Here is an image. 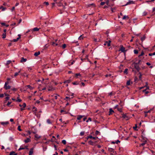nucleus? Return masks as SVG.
Here are the masks:
<instances>
[{
	"label": "nucleus",
	"mask_w": 155,
	"mask_h": 155,
	"mask_svg": "<svg viewBox=\"0 0 155 155\" xmlns=\"http://www.w3.org/2000/svg\"><path fill=\"white\" fill-rule=\"evenodd\" d=\"M59 42V41L58 39H55L52 42L51 45L53 46H55L58 45Z\"/></svg>",
	"instance_id": "1"
},
{
	"label": "nucleus",
	"mask_w": 155,
	"mask_h": 155,
	"mask_svg": "<svg viewBox=\"0 0 155 155\" xmlns=\"http://www.w3.org/2000/svg\"><path fill=\"white\" fill-rule=\"evenodd\" d=\"M8 81H7L6 82H5L4 86V88L5 90L9 89L11 88V86L10 85H8Z\"/></svg>",
	"instance_id": "2"
},
{
	"label": "nucleus",
	"mask_w": 155,
	"mask_h": 155,
	"mask_svg": "<svg viewBox=\"0 0 155 155\" xmlns=\"http://www.w3.org/2000/svg\"><path fill=\"white\" fill-rule=\"evenodd\" d=\"M142 142H143V143L140 144V147L141 146H143L144 145H145V144H146V143H147V140H146V139L143 138V140H142Z\"/></svg>",
	"instance_id": "3"
},
{
	"label": "nucleus",
	"mask_w": 155,
	"mask_h": 155,
	"mask_svg": "<svg viewBox=\"0 0 155 155\" xmlns=\"http://www.w3.org/2000/svg\"><path fill=\"white\" fill-rule=\"evenodd\" d=\"M146 89L143 90V92H144L145 94H147L149 93V92L147 91V90L149 89V86H146Z\"/></svg>",
	"instance_id": "4"
},
{
	"label": "nucleus",
	"mask_w": 155,
	"mask_h": 155,
	"mask_svg": "<svg viewBox=\"0 0 155 155\" xmlns=\"http://www.w3.org/2000/svg\"><path fill=\"white\" fill-rule=\"evenodd\" d=\"M111 41L109 40L108 41H106L105 42L104 45L105 46L107 45V46H110V45Z\"/></svg>",
	"instance_id": "5"
},
{
	"label": "nucleus",
	"mask_w": 155,
	"mask_h": 155,
	"mask_svg": "<svg viewBox=\"0 0 155 155\" xmlns=\"http://www.w3.org/2000/svg\"><path fill=\"white\" fill-rule=\"evenodd\" d=\"M134 2L133 1H131L130 0H129V1L128 2H127L126 4L124 5L125 6H126L128 5L131 4H134Z\"/></svg>",
	"instance_id": "6"
},
{
	"label": "nucleus",
	"mask_w": 155,
	"mask_h": 155,
	"mask_svg": "<svg viewBox=\"0 0 155 155\" xmlns=\"http://www.w3.org/2000/svg\"><path fill=\"white\" fill-rule=\"evenodd\" d=\"M0 123L2 125L5 126L8 124L9 122L8 121H6L5 122H1Z\"/></svg>",
	"instance_id": "7"
},
{
	"label": "nucleus",
	"mask_w": 155,
	"mask_h": 155,
	"mask_svg": "<svg viewBox=\"0 0 155 155\" xmlns=\"http://www.w3.org/2000/svg\"><path fill=\"white\" fill-rule=\"evenodd\" d=\"M19 106L21 108H25L26 106V104L25 103H24L23 104L21 105V104H19Z\"/></svg>",
	"instance_id": "8"
},
{
	"label": "nucleus",
	"mask_w": 155,
	"mask_h": 155,
	"mask_svg": "<svg viewBox=\"0 0 155 155\" xmlns=\"http://www.w3.org/2000/svg\"><path fill=\"white\" fill-rule=\"evenodd\" d=\"M18 37L16 39H14L12 40V41L14 42L17 41L21 38V35H18Z\"/></svg>",
	"instance_id": "9"
},
{
	"label": "nucleus",
	"mask_w": 155,
	"mask_h": 155,
	"mask_svg": "<svg viewBox=\"0 0 155 155\" xmlns=\"http://www.w3.org/2000/svg\"><path fill=\"white\" fill-rule=\"evenodd\" d=\"M18 37L16 39H14L12 40V41L14 42L17 41L21 38V35H18Z\"/></svg>",
	"instance_id": "10"
},
{
	"label": "nucleus",
	"mask_w": 155,
	"mask_h": 155,
	"mask_svg": "<svg viewBox=\"0 0 155 155\" xmlns=\"http://www.w3.org/2000/svg\"><path fill=\"white\" fill-rule=\"evenodd\" d=\"M51 96L54 97L55 99L57 100L58 98V96H59V95L57 94H55L51 95Z\"/></svg>",
	"instance_id": "11"
},
{
	"label": "nucleus",
	"mask_w": 155,
	"mask_h": 155,
	"mask_svg": "<svg viewBox=\"0 0 155 155\" xmlns=\"http://www.w3.org/2000/svg\"><path fill=\"white\" fill-rule=\"evenodd\" d=\"M73 95L74 94H72L71 96V97H70V96H69V97H66L65 98V100H67V99H71V98H72L73 97Z\"/></svg>",
	"instance_id": "12"
},
{
	"label": "nucleus",
	"mask_w": 155,
	"mask_h": 155,
	"mask_svg": "<svg viewBox=\"0 0 155 155\" xmlns=\"http://www.w3.org/2000/svg\"><path fill=\"white\" fill-rule=\"evenodd\" d=\"M114 112V111L111 108H110L109 109V115H110V114H112Z\"/></svg>",
	"instance_id": "13"
},
{
	"label": "nucleus",
	"mask_w": 155,
	"mask_h": 155,
	"mask_svg": "<svg viewBox=\"0 0 155 155\" xmlns=\"http://www.w3.org/2000/svg\"><path fill=\"white\" fill-rule=\"evenodd\" d=\"M27 61V59H26V58H24L22 57L21 58V60L20 61V62H25L26 61Z\"/></svg>",
	"instance_id": "14"
},
{
	"label": "nucleus",
	"mask_w": 155,
	"mask_h": 155,
	"mask_svg": "<svg viewBox=\"0 0 155 155\" xmlns=\"http://www.w3.org/2000/svg\"><path fill=\"white\" fill-rule=\"evenodd\" d=\"M37 110V108L35 107H34L32 108V111L35 113H36V111Z\"/></svg>",
	"instance_id": "15"
},
{
	"label": "nucleus",
	"mask_w": 155,
	"mask_h": 155,
	"mask_svg": "<svg viewBox=\"0 0 155 155\" xmlns=\"http://www.w3.org/2000/svg\"><path fill=\"white\" fill-rule=\"evenodd\" d=\"M120 50L122 52H125V48L123 46H122L121 47Z\"/></svg>",
	"instance_id": "16"
},
{
	"label": "nucleus",
	"mask_w": 155,
	"mask_h": 155,
	"mask_svg": "<svg viewBox=\"0 0 155 155\" xmlns=\"http://www.w3.org/2000/svg\"><path fill=\"white\" fill-rule=\"evenodd\" d=\"M31 141V140L30 138H27L26 140H25L24 141L25 143H28L30 142Z\"/></svg>",
	"instance_id": "17"
},
{
	"label": "nucleus",
	"mask_w": 155,
	"mask_h": 155,
	"mask_svg": "<svg viewBox=\"0 0 155 155\" xmlns=\"http://www.w3.org/2000/svg\"><path fill=\"white\" fill-rule=\"evenodd\" d=\"M84 116L82 115H79L78 116L77 119L78 120H80Z\"/></svg>",
	"instance_id": "18"
},
{
	"label": "nucleus",
	"mask_w": 155,
	"mask_h": 155,
	"mask_svg": "<svg viewBox=\"0 0 155 155\" xmlns=\"http://www.w3.org/2000/svg\"><path fill=\"white\" fill-rule=\"evenodd\" d=\"M33 149H31L29 151V155H32L33 153Z\"/></svg>",
	"instance_id": "19"
},
{
	"label": "nucleus",
	"mask_w": 155,
	"mask_h": 155,
	"mask_svg": "<svg viewBox=\"0 0 155 155\" xmlns=\"http://www.w3.org/2000/svg\"><path fill=\"white\" fill-rule=\"evenodd\" d=\"M0 9H1L2 11H3L6 9V8L2 6L0 7Z\"/></svg>",
	"instance_id": "20"
},
{
	"label": "nucleus",
	"mask_w": 155,
	"mask_h": 155,
	"mask_svg": "<svg viewBox=\"0 0 155 155\" xmlns=\"http://www.w3.org/2000/svg\"><path fill=\"white\" fill-rule=\"evenodd\" d=\"M40 54V52L39 51H38V52H36L34 54V55L36 57L38 56Z\"/></svg>",
	"instance_id": "21"
},
{
	"label": "nucleus",
	"mask_w": 155,
	"mask_h": 155,
	"mask_svg": "<svg viewBox=\"0 0 155 155\" xmlns=\"http://www.w3.org/2000/svg\"><path fill=\"white\" fill-rule=\"evenodd\" d=\"M9 155H17V154L15 152L12 151L10 153Z\"/></svg>",
	"instance_id": "22"
},
{
	"label": "nucleus",
	"mask_w": 155,
	"mask_h": 155,
	"mask_svg": "<svg viewBox=\"0 0 155 155\" xmlns=\"http://www.w3.org/2000/svg\"><path fill=\"white\" fill-rule=\"evenodd\" d=\"M83 35H81L78 38V40H81L84 39V37L83 36Z\"/></svg>",
	"instance_id": "23"
},
{
	"label": "nucleus",
	"mask_w": 155,
	"mask_h": 155,
	"mask_svg": "<svg viewBox=\"0 0 155 155\" xmlns=\"http://www.w3.org/2000/svg\"><path fill=\"white\" fill-rule=\"evenodd\" d=\"M54 90V89L51 86L49 87L48 88V91H51Z\"/></svg>",
	"instance_id": "24"
},
{
	"label": "nucleus",
	"mask_w": 155,
	"mask_h": 155,
	"mask_svg": "<svg viewBox=\"0 0 155 155\" xmlns=\"http://www.w3.org/2000/svg\"><path fill=\"white\" fill-rule=\"evenodd\" d=\"M25 87H28V88H29L31 90L33 88L30 85H26L25 86Z\"/></svg>",
	"instance_id": "25"
},
{
	"label": "nucleus",
	"mask_w": 155,
	"mask_h": 155,
	"mask_svg": "<svg viewBox=\"0 0 155 155\" xmlns=\"http://www.w3.org/2000/svg\"><path fill=\"white\" fill-rule=\"evenodd\" d=\"M91 6H92L93 7H94L95 6V5L94 4L92 3V4H91L87 5V7H90Z\"/></svg>",
	"instance_id": "26"
},
{
	"label": "nucleus",
	"mask_w": 155,
	"mask_h": 155,
	"mask_svg": "<svg viewBox=\"0 0 155 155\" xmlns=\"http://www.w3.org/2000/svg\"><path fill=\"white\" fill-rule=\"evenodd\" d=\"M19 96L18 95V97H19ZM22 101V100L20 99L19 98V97H17V100H16V102H20Z\"/></svg>",
	"instance_id": "27"
},
{
	"label": "nucleus",
	"mask_w": 155,
	"mask_h": 155,
	"mask_svg": "<svg viewBox=\"0 0 155 155\" xmlns=\"http://www.w3.org/2000/svg\"><path fill=\"white\" fill-rule=\"evenodd\" d=\"M47 122L49 124H52V122L49 119H48L47 120Z\"/></svg>",
	"instance_id": "28"
},
{
	"label": "nucleus",
	"mask_w": 155,
	"mask_h": 155,
	"mask_svg": "<svg viewBox=\"0 0 155 155\" xmlns=\"http://www.w3.org/2000/svg\"><path fill=\"white\" fill-rule=\"evenodd\" d=\"M75 77L77 78H78V77H81V74L80 73H77L75 74Z\"/></svg>",
	"instance_id": "29"
},
{
	"label": "nucleus",
	"mask_w": 155,
	"mask_h": 155,
	"mask_svg": "<svg viewBox=\"0 0 155 155\" xmlns=\"http://www.w3.org/2000/svg\"><path fill=\"white\" fill-rule=\"evenodd\" d=\"M33 30L34 31H38L39 30V29L37 27H35L33 29Z\"/></svg>",
	"instance_id": "30"
},
{
	"label": "nucleus",
	"mask_w": 155,
	"mask_h": 155,
	"mask_svg": "<svg viewBox=\"0 0 155 155\" xmlns=\"http://www.w3.org/2000/svg\"><path fill=\"white\" fill-rule=\"evenodd\" d=\"M128 70L127 68L125 69L124 71V73L127 74L128 73Z\"/></svg>",
	"instance_id": "31"
},
{
	"label": "nucleus",
	"mask_w": 155,
	"mask_h": 155,
	"mask_svg": "<svg viewBox=\"0 0 155 155\" xmlns=\"http://www.w3.org/2000/svg\"><path fill=\"white\" fill-rule=\"evenodd\" d=\"M35 137L36 138L38 139L40 137L37 134H35Z\"/></svg>",
	"instance_id": "32"
},
{
	"label": "nucleus",
	"mask_w": 155,
	"mask_h": 155,
	"mask_svg": "<svg viewBox=\"0 0 155 155\" xmlns=\"http://www.w3.org/2000/svg\"><path fill=\"white\" fill-rule=\"evenodd\" d=\"M6 33H4L2 34V38H6Z\"/></svg>",
	"instance_id": "33"
},
{
	"label": "nucleus",
	"mask_w": 155,
	"mask_h": 155,
	"mask_svg": "<svg viewBox=\"0 0 155 155\" xmlns=\"http://www.w3.org/2000/svg\"><path fill=\"white\" fill-rule=\"evenodd\" d=\"M126 18H128L129 17H128V16L124 15L122 18V19L124 20L126 19Z\"/></svg>",
	"instance_id": "34"
},
{
	"label": "nucleus",
	"mask_w": 155,
	"mask_h": 155,
	"mask_svg": "<svg viewBox=\"0 0 155 155\" xmlns=\"http://www.w3.org/2000/svg\"><path fill=\"white\" fill-rule=\"evenodd\" d=\"M70 80H66V81H64V83H67L68 84V83H70Z\"/></svg>",
	"instance_id": "35"
},
{
	"label": "nucleus",
	"mask_w": 155,
	"mask_h": 155,
	"mask_svg": "<svg viewBox=\"0 0 155 155\" xmlns=\"http://www.w3.org/2000/svg\"><path fill=\"white\" fill-rule=\"evenodd\" d=\"M20 73V71H19L18 72H16L14 74V76L16 77L17 76L18 74L19 73Z\"/></svg>",
	"instance_id": "36"
},
{
	"label": "nucleus",
	"mask_w": 155,
	"mask_h": 155,
	"mask_svg": "<svg viewBox=\"0 0 155 155\" xmlns=\"http://www.w3.org/2000/svg\"><path fill=\"white\" fill-rule=\"evenodd\" d=\"M105 4H106L108 6H110V5H109V0H106L105 1Z\"/></svg>",
	"instance_id": "37"
},
{
	"label": "nucleus",
	"mask_w": 155,
	"mask_h": 155,
	"mask_svg": "<svg viewBox=\"0 0 155 155\" xmlns=\"http://www.w3.org/2000/svg\"><path fill=\"white\" fill-rule=\"evenodd\" d=\"M130 80H129L128 81H127V83H126V84L127 85H130Z\"/></svg>",
	"instance_id": "38"
},
{
	"label": "nucleus",
	"mask_w": 155,
	"mask_h": 155,
	"mask_svg": "<svg viewBox=\"0 0 155 155\" xmlns=\"http://www.w3.org/2000/svg\"><path fill=\"white\" fill-rule=\"evenodd\" d=\"M147 14V13L146 11L144 12L143 13V15L145 16Z\"/></svg>",
	"instance_id": "39"
},
{
	"label": "nucleus",
	"mask_w": 155,
	"mask_h": 155,
	"mask_svg": "<svg viewBox=\"0 0 155 155\" xmlns=\"http://www.w3.org/2000/svg\"><path fill=\"white\" fill-rule=\"evenodd\" d=\"M72 84L74 85H78L79 84V83L77 81H76L73 82Z\"/></svg>",
	"instance_id": "40"
},
{
	"label": "nucleus",
	"mask_w": 155,
	"mask_h": 155,
	"mask_svg": "<svg viewBox=\"0 0 155 155\" xmlns=\"http://www.w3.org/2000/svg\"><path fill=\"white\" fill-rule=\"evenodd\" d=\"M11 62H12V61L10 60L8 61H7L6 65H8L9 64H10L11 63Z\"/></svg>",
	"instance_id": "41"
},
{
	"label": "nucleus",
	"mask_w": 155,
	"mask_h": 155,
	"mask_svg": "<svg viewBox=\"0 0 155 155\" xmlns=\"http://www.w3.org/2000/svg\"><path fill=\"white\" fill-rule=\"evenodd\" d=\"M11 90L12 91H17L18 90V89L17 88H12L11 89Z\"/></svg>",
	"instance_id": "42"
},
{
	"label": "nucleus",
	"mask_w": 155,
	"mask_h": 155,
	"mask_svg": "<svg viewBox=\"0 0 155 155\" xmlns=\"http://www.w3.org/2000/svg\"><path fill=\"white\" fill-rule=\"evenodd\" d=\"M155 55V51L153 53L149 54V55L150 56H152Z\"/></svg>",
	"instance_id": "43"
},
{
	"label": "nucleus",
	"mask_w": 155,
	"mask_h": 155,
	"mask_svg": "<svg viewBox=\"0 0 155 155\" xmlns=\"http://www.w3.org/2000/svg\"><path fill=\"white\" fill-rule=\"evenodd\" d=\"M134 51L135 54H137L138 53V51L137 50H134Z\"/></svg>",
	"instance_id": "44"
},
{
	"label": "nucleus",
	"mask_w": 155,
	"mask_h": 155,
	"mask_svg": "<svg viewBox=\"0 0 155 155\" xmlns=\"http://www.w3.org/2000/svg\"><path fill=\"white\" fill-rule=\"evenodd\" d=\"M18 130L20 131H22V130L21 129L20 126H19L18 127Z\"/></svg>",
	"instance_id": "45"
},
{
	"label": "nucleus",
	"mask_w": 155,
	"mask_h": 155,
	"mask_svg": "<svg viewBox=\"0 0 155 155\" xmlns=\"http://www.w3.org/2000/svg\"><path fill=\"white\" fill-rule=\"evenodd\" d=\"M112 75L111 74H107L105 75V77H110Z\"/></svg>",
	"instance_id": "46"
},
{
	"label": "nucleus",
	"mask_w": 155,
	"mask_h": 155,
	"mask_svg": "<svg viewBox=\"0 0 155 155\" xmlns=\"http://www.w3.org/2000/svg\"><path fill=\"white\" fill-rule=\"evenodd\" d=\"M88 143L91 145H93V142H92V141H89L88 142Z\"/></svg>",
	"instance_id": "47"
},
{
	"label": "nucleus",
	"mask_w": 155,
	"mask_h": 155,
	"mask_svg": "<svg viewBox=\"0 0 155 155\" xmlns=\"http://www.w3.org/2000/svg\"><path fill=\"white\" fill-rule=\"evenodd\" d=\"M62 143L63 144L65 145L66 144V141L65 140H63L62 141Z\"/></svg>",
	"instance_id": "48"
},
{
	"label": "nucleus",
	"mask_w": 155,
	"mask_h": 155,
	"mask_svg": "<svg viewBox=\"0 0 155 155\" xmlns=\"http://www.w3.org/2000/svg\"><path fill=\"white\" fill-rule=\"evenodd\" d=\"M120 112H121L122 111V108L121 107H118L117 108V109Z\"/></svg>",
	"instance_id": "49"
},
{
	"label": "nucleus",
	"mask_w": 155,
	"mask_h": 155,
	"mask_svg": "<svg viewBox=\"0 0 155 155\" xmlns=\"http://www.w3.org/2000/svg\"><path fill=\"white\" fill-rule=\"evenodd\" d=\"M91 120H91V118L90 117H89L88 118V119L86 121V122H88L89 121H91Z\"/></svg>",
	"instance_id": "50"
},
{
	"label": "nucleus",
	"mask_w": 155,
	"mask_h": 155,
	"mask_svg": "<svg viewBox=\"0 0 155 155\" xmlns=\"http://www.w3.org/2000/svg\"><path fill=\"white\" fill-rule=\"evenodd\" d=\"M25 147H20V148L18 149V150H23V149H25Z\"/></svg>",
	"instance_id": "51"
},
{
	"label": "nucleus",
	"mask_w": 155,
	"mask_h": 155,
	"mask_svg": "<svg viewBox=\"0 0 155 155\" xmlns=\"http://www.w3.org/2000/svg\"><path fill=\"white\" fill-rule=\"evenodd\" d=\"M49 46V45L48 44H46L44 47V48L45 49L47 48Z\"/></svg>",
	"instance_id": "52"
},
{
	"label": "nucleus",
	"mask_w": 155,
	"mask_h": 155,
	"mask_svg": "<svg viewBox=\"0 0 155 155\" xmlns=\"http://www.w3.org/2000/svg\"><path fill=\"white\" fill-rule=\"evenodd\" d=\"M66 45L65 44H64L62 45V47L63 49H64L66 48Z\"/></svg>",
	"instance_id": "53"
},
{
	"label": "nucleus",
	"mask_w": 155,
	"mask_h": 155,
	"mask_svg": "<svg viewBox=\"0 0 155 155\" xmlns=\"http://www.w3.org/2000/svg\"><path fill=\"white\" fill-rule=\"evenodd\" d=\"M84 134V131L81 132L80 133V135L81 136H83Z\"/></svg>",
	"instance_id": "54"
},
{
	"label": "nucleus",
	"mask_w": 155,
	"mask_h": 155,
	"mask_svg": "<svg viewBox=\"0 0 155 155\" xmlns=\"http://www.w3.org/2000/svg\"><path fill=\"white\" fill-rule=\"evenodd\" d=\"M144 54V53L143 51H142L141 52V54L139 55V57L141 56H143Z\"/></svg>",
	"instance_id": "55"
},
{
	"label": "nucleus",
	"mask_w": 155,
	"mask_h": 155,
	"mask_svg": "<svg viewBox=\"0 0 155 155\" xmlns=\"http://www.w3.org/2000/svg\"><path fill=\"white\" fill-rule=\"evenodd\" d=\"M28 71H31L32 69V68L31 67H28Z\"/></svg>",
	"instance_id": "56"
},
{
	"label": "nucleus",
	"mask_w": 155,
	"mask_h": 155,
	"mask_svg": "<svg viewBox=\"0 0 155 155\" xmlns=\"http://www.w3.org/2000/svg\"><path fill=\"white\" fill-rule=\"evenodd\" d=\"M26 132L29 135H30L31 133V132L29 130L27 131Z\"/></svg>",
	"instance_id": "57"
},
{
	"label": "nucleus",
	"mask_w": 155,
	"mask_h": 155,
	"mask_svg": "<svg viewBox=\"0 0 155 155\" xmlns=\"http://www.w3.org/2000/svg\"><path fill=\"white\" fill-rule=\"evenodd\" d=\"M105 4V2H102L100 4L101 5H104Z\"/></svg>",
	"instance_id": "58"
},
{
	"label": "nucleus",
	"mask_w": 155,
	"mask_h": 155,
	"mask_svg": "<svg viewBox=\"0 0 155 155\" xmlns=\"http://www.w3.org/2000/svg\"><path fill=\"white\" fill-rule=\"evenodd\" d=\"M120 141L119 140H117L115 141V143L117 144H118V143H120Z\"/></svg>",
	"instance_id": "59"
},
{
	"label": "nucleus",
	"mask_w": 155,
	"mask_h": 155,
	"mask_svg": "<svg viewBox=\"0 0 155 155\" xmlns=\"http://www.w3.org/2000/svg\"><path fill=\"white\" fill-rule=\"evenodd\" d=\"M99 133V131H98V130H96L95 131V133L96 135H98Z\"/></svg>",
	"instance_id": "60"
},
{
	"label": "nucleus",
	"mask_w": 155,
	"mask_h": 155,
	"mask_svg": "<svg viewBox=\"0 0 155 155\" xmlns=\"http://www.w3.org/2000/svg\"><path fill=\"white\" fill-rule=\"evenodd\" d=\"M4 97L3 94H0V97Z\"/></svg>",
	"instance_id": "61"
},
{
	"label": "nucleus",
	"mask_w": 155,
	"mask_h": 155,
	"mask_svg": "<svg viewBox=\"0 0 155 155\" xmlns=\"http://www.w3.org/2000/svg\"><path fill=\"white\" fill-rule=\"evenodd\" d=\"M119 107V106L118 105H116L114 107V108L115 109H117Z\"/></svg>",
	"instance_id": "62"
},
{
	"label": "nucleus",
	"mask_w": 155,
	"mask_h": 155,
	"mask_svg": "<svg viewBox=\"0 0 155 155\" xmlns=\"http://www.w3.org/2000/svg\"><path fill=\"white\" fill-rule=\"evenodd\" d=\"M11 102L8 101L7 104V105L9 106L11 103Z\"/></svg>",
	"instance_id": "63"
},
{
	"label": "nucleus",
	"mask_w": 155,
	"mask_h": 155,
	"mask_svg": "<svg viewBox=\"0 0 155 155\" xmlns=\"http://www.w3.org/2000/svg\"><path fill=\"white\" fill-rule=\"evenodd\" d=\"M44 4H45L46 5H49L48 2H45Z\"/></svg>",
	"instance_id": "64"
}]
</instances>
